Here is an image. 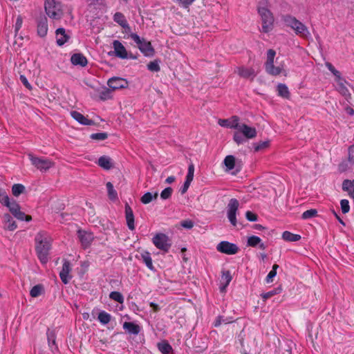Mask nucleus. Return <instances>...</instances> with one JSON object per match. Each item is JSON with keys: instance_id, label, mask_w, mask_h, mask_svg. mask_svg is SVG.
<instances>
[{"instance_id": "nucleus-6", "label": "nucleus", "mask_w": 354, "mask_h": 354, "mask_svg": "<svg viewBox=\"0 0 354 354\" xmlns=\"http://www.w3.org/2000/svg\"><path fill=\"white\" fill-rule=\"evenodd\" d=\"M131 38L137 44L140 50L147 57H152L154 55V49L151 42L141 39L137 34L131 33Z\"/></svg>"}, {"instance_id": "nucleus-11", "label": "nucleus", "mask_w": 354, "mask_h": 354, "mask_svg": "<svg viewBox=\"0 0 354 354\" xmlns=\"http://www.w3.org/2000/svg\"><path fill=\"white\" fill-rule=\"evenodd\" d=\"M10 212L13 214V216L17 218L18 220L21 221H31L32 218L30 216L26 215L23 212L20 210L19 205L15 201H12V203L8 207Z\"/></svg>"}, {"instance_id": "nucleus-35", "label": "nucleus", "mask_w": 354, "mask_h": 354, "mask_svg": "<svg viewBox=\"0 0 354 354\" xmlns=\"http://www.w3.org/2000/svg\"><path fill=\"white\" fill-rule=\"evenodd\" d=\"M223 163L226 167V171H230L234 168L235 158L232 155L227 156L224 159Z\"/></svg>"}, {"instance_id": "nucleus-54", "label": "nucleus", "mask_w": 354, "mask_h": 354, "mask_svg": "<svg viewBox=\"0 0 354 354\" xmlns=\"http://www.w3.org/2000/svg\"><path fill=\"white\" fill-rule=\"evenodd\" d=\"M22 23H23L22 18H21L20 16H18V17H17V20H16L15 26V32H16V33H17V32L20 30V28H21V26H22Z\"/></svg>"}, {"instance_id": "nucleus-60", "label": "nucleus", "mask_w": 354, "mask_h": 354, "mask_svg": "<svg viewBox=\"0 0 354 354\" xmlns=\"http://www.w3.org/2000/svg\"><path fill=\"white\" fill-rule=\"evenodd\" d=\"M48 339L49 345L50 346H51V344L53 345H55V337H54V335L52 333L48 334Z\"/></svg>"}, {"instance_id": "nucleus-42", "label": "nucleus", "mask_w": 354, "mask_h": 354, "mask_svg": "<svg viewBox=\"0 0 354 354\" xmlns=\"http://www.w3.org/2000/svg\"><path fill=\"white\" fill-rule=\"evenodd\" d=\"M317 214V211L315 209H310L305 211L302 214L301 218L304 220H306V219L316 216Z\"/></svg>"}, {"instance_id": "nucleus-59", "label": "nucleus", "mask_w": 354, "mask_h": 354, "mask_svg": "<svg viewBox=\"0 0 354 354\" xmlns=\"http://www.w3.org/2000/svg\"><path fill=\"white\" fill-rule=\"evenodd\" d=\"M20 80L21 82L23 83V84L28 88L30 89L31 88V86L30 84H29L28 80L26 79V77L24 76V75H20Z\"/></svg>"}, {"instance_id": "nucleus-34", "label": "nucleus", "mask_w": 354, "mask_h": 354, "mask_svg": "<svg viewBox=\"0 0 354 354\" xmlns=\"http://www.w3.org/2000/svg\"><path fill=\"white\" fill-rule=\"evenodd\" d=\"M282 238L286 241L295 242L299 241L301 239V236L285 231L282 234Z\"/></svg>"}, {"instance_id": "nucleus-64", "label": "nucleus", "mask_w": 354, "mask_h": 354, "mask_svg": "<svg viewBox=\"0 0 354 354\" xmlns=\"http://www.w3.org/2000/svg\"><path fill=\"white\" fill-rule=\"evenodd\" d=\"M228 120H219L218 124L221 127H228Z\"/></svg>"}, {"instance_id": "nucleus-50", "label": "nucleus", "mask_w": 354, "mask_h": 354, "mask_svg": "<svg viewBox=\"0 0 354 354\" xmlns=\"http://www.w3.org/2000/svg\"><path fill=\"white\" fill-rule=\"evenodd\" d=\"M100 97L102 100H106L111 98V92L109 89H104L100 93Z\"/></svg>"}, {"instance_id": "nucleus-9", "label": "nucleus", "mask_w": 354, "mask_h": 354, "mask_svg": "<svg viewBox=\"0 0 354 354\" xmlns=\"http://www.w3.org/2000/svg\"><path fill=\"white\" fill-rule=\"evenodd\" d=\"M239 207V203L236 198H232L229 201L227 207V216L230 223L236 226L237 223L236 214Z\"/></svg>"}, {"instance_id": "nucleus-30", "label": "nucleus", "mask_w": 354, "mask_h": 354, "mask_svg": "<svg viewBox=\"0 0 354 354\" xmlns=\"http://www.w3.org/2000/svg\"><path fill=\"white\" fill-rule=\"evenodd\" d=\"M141 259L142 261L145 263L147 267L151 270H153L154 267L153 266L152 259L151 257L150 254L148 252H145L141 254Z\"/></svg>"}, {"instance_id": "nucleus-56", "label": "nucleus", "mask_w": 354, "mask_h": 354, "mask_svg": "<svg viewBox=\"0 0 354 354\" xmlns=\"http://www.w3.org/2000/svg\"><path fill=\"white\" fill-rule=\"evenodd\" d=\"M246 218L250 221H256L257 216L252 212L248 211L245 214Z\"/></svg>"}, {"instance_id": "nucleus-1", "label": "nucleus", "mask_w": 354, "mask_h": 354, "mask_svg": "<svg viewBox=\"0 0 354 354\" xmlns=\"http://www.w3.org/2000/svg\"><path fill=\"white\" fill-rule=\"evenodd\" d=\"M35 241L37 257L42 264H46L48 261L52 239L46 232H39L36 234Z\"/></svg>"}, {"instance_id": "nucleus-8", "label": "nucleus", "mask_w": 354, "mask_h": 354, "mask_svg": "<svg viewBox=\"0 0 354 354\" xmlns=\"http://www.w3.org/2000/svg\"><path fill=\"white\" fill-rule=\"evenodd\" d=\"M153 245L164 252H167L171 245V241L168 236L163 233L156 234L152 239Z\"/></svg>"}, {"instance_id": "nucleus-17", "label": "nucleus", "mask_w": 354, "mask_h": 354, "mask_svg": "<svg viewBox=\"0 0 354 354\" xmlns=\"http://www.w3.org/2000/svg\"><path fill=\"white\" fill-rule=\"evenodd\" d=\"M236 73H237V74L239 76H241V77L247 78V79L250 78V79H252V80L257 75V73L255 72L254 68L244 67V66L238 67L236 69Z\"/></svg>"}, {"instance_id": "nucleus-53", "label": "nucleus", "mask_w": 354, "mask_h": 354, "mask_svg": "<svg viewBox=\"0 0 354 354\" xmlns=\"http://www.w3.org/2000/svg\"><path fill=\"white\" fill-rule=\"evenodd\" d=\"M0 203L8 207L12 201L7 195H5L0 198Z\"/></svg>"}, {"instance_id": "nucleus-48", "label": "nucleus", "mask_w": 354, "mask_h": 354, "mask_svg": "<svg viewBox=\"0 0 354 354\" xmlns=\"http://www.w3.org/2000/svg\"><path fill=\"white\" fill-rule=\"evenodd\" d=\"M328 69L337 77L338 81H341L340 73L335 68V67L329 62L326 64Z\"/></svg>"}, {"instance_id": "nucleus-47", "label": "nucleus", "mask_w": 354, "mask_h": 354, "mask_svg": "<svg viewBox=\"0 0 354 354\" xmlns=\"http://www.w3.org/2000/svg\"><path fill=\"white\" fill-rule=\"evenodd\" d=\"M341 209L343 214H346L350 210L349 202L346 199H342L340 201Z\"/></svg>"}, {"instance_id": "nucleus-13", "label": "nucleus", "mask_w": 354, "mask_h": 354, "mask_svg": "<svg viewBox=\"0 0 354 354\" xmlns=\"http://www.w3.org/2000/svg\"><path fill=\"white\" fill-rule=\"evenodd\" d=\"M113 48L114 51L109 53V55H114L120 59H127L128 57L127 51L124 45L118 40L113 41Z\"/></svg>"}, {"instance_id": "nucleus-2", "label": "nucleus", "mask_w": 354, "mask_h": 354, "mask_svg": "<svg viewBox=\"0 0 354 354\" xmlns=\"http://www.w3.org/2000/svg\"><path fill=\"white\" fill-rule=\"evenodd\" d=\"M257 135V131L254 127H250L242 123L239 129L234 133L233 139L238 144H242L246 139H253Z\"/></svg>"}, {"instance_id": "nucleus-24", "label": "nucleus", "mask_w": 354, "mask_h": 354, "mask_svg": "<svg viewBox=\"0 0 354 354\" xmlns=\"http://www.w3.org/2000/svg\"><path fill=\"white\" fill-rule=\"evenodd\" d=\"M342 189L354 199V180H345L342 183Z\"/></svg>"}, {"instance_id": "nucleus-19", "label": "nucleus", "mask_w": 354, "mask_h": 354, "mask_svg": "<svg viewBox=\"0 0 354 354\" xmlns=\"http://www.w3.org/2000/svg\"><path fill=\"white\" fill-rule=\"evenodd\" d=\"M125 218L129 229L133 230L135 229L134 215L132 209L128 204L125 205Z\"/></svg>"}, {"instance_id": "nucleus-31", "label": "nucleus", "mask_w": 354, "mask_h": 354, "mask_svg": "<svg viewBox=\"0 0 354 354\" xmlns=\"http://www.w3.org/2000/svg\"><path fill=\"white\" fill-rule=\"evenodd\" d=\"M98 321L103 325L107 324L111 319V315L106 311L102 310L97 316Z\"/></svg>"}, {"instance_id": "nucleus-46", "label": "nucleus", "mask_w": 354, "mask_h": 354, "mask_svg": "<svg viewBox=\"0 0 354 354\" xmlns=\"http://www.w3.org/2000/svg\"><path fill=\"white\" fill-rule=\"evenodd\" d=\"M92 140H104L108 138V134L104 132L92 133L90 136Z\"/></svg>"}, {"instance_id": "nucleus-32", "label": "nucleus", "mask_w": 354, "mask_h": 354, "mask_svg": "<svg viewBox=\"0 0 354 354\" xmlns=\"http://www.w3.org/2000/svg\"><path fill=\"white\" fill-rule=\"evenodd\" d=\"M278 95L283 98L288 99L290 97V92L286 85L279 84L277 86Z\"/></svg>"}, {"instance_id": "nucleus-22", "label": "nucleus", "mask_w": 354, "mask_h": 354, "mask_svg": "<svg viewBox=\"0 0 354 354\" xmlns=\"http://www.w3.org/2000/svg\"><path fill=\"white\" fill-rule=\"evenodd\" d=\"M3 220L6 229L10 231H14L17 229V225L9 214H5L3 216Z\"/></svg>"}, {"instance_id": "nucleus-7", "label": "nucleus", "mask_w": 354, "mask_h": 354, "mask_svg": "<svg viewBox=\"0 0 354 354\" xmlns=\"http://www.w3.org/2000/svg\"><path fill=\"white\" fill-rule=\"evenodd\" d=\"M28 156L32 165L41 171H46L54 165V163L48 158L37 157L32 153H28Z\"/></svg>"}, {"instance_id": "nucleus-23", "label": "nucleus", "mask_w": 354, "mask_h": 354, "mask_svg": "<svg viewBox=\"0 0 354 354\" xmlns=\"http://www.w3.org/2000/svg\"><path fill=\"white\" fill-rule=\"evenodd\" d=\"M48 32V24L46 18L40 19L37 23V34L41 37H45Z\"/></svg>"}, {"instance_id": "nucleus-62", "label": "nucleus", "mask_w": 354, "mask_h": 354, "mask_svg": "<svg viewBox=\"0 0 354 354\" xmlns=\"http://www.w3.org/2000/svg\"><path fill=\"white\" fill-rule=\"evenodd\" d=\"M339 89L340 93L343 95H346L348 92V89L341 82L339 84Z\"/></svg>"}, {"instance_id": "nucleus-57", "label": "nucleus", "mask_w": 354, "mask_h": 354, "mask_svg": "<svg viewBox=\"0 0 354 354\" xmlns=\"http://www.w3.org/2000/svg\"><path fill=\"white\" fill-rule=\"evenodd\" d=\"M348 160L352 164H354V146H351L348 149Z\"/></svg>"}, {"instance_id": "nucleus-45", "label": "nucleus", "mask_w": 354, "mask_h": 354, "mask_svg": "<svg viewBox=\"0 0 354 354\" xmlns=\"http://www.w3.org/2000/svg\"><path fill=\"white\" fill-rule=\"evenodd\" d=\"M147 68L152 72H158L160 70L159 62L157 60L150 62L147 64Z\"/></svg>"}, {"instance_id": "nucleus-16", "label": "nucleus", "mask_w": 354, "mask_h": 354, "mask_svg": "<svg viewBox=\"0 0 354 354\" xmlns=\"http://www.w3.org/2000/svg\"><path fill=\"white\" fill-rule=\"evenodd\" d=\"M55 35L57 44L59 46L66 44L71 38L70 34L66 32V30L63 28L57 29Z\"/></svg>"}, {"instance_id": "nucleus-36", "label": "nucleus", "mask_w": 354, "mask_h": 354, "mask_svg": "<svg viewBox=\"0 0 354 354\" xmlns=\"http://www.w3.org/2000/svg\"><path fill=\"white\" fill-rule=\"evenodd\" d=\"M157 197V192H155L153 194H151V192H147L141 197L140 201L143 204H148L150 202H151L153 199H156Z\"/></svg>"}, {"instance_id": "nucleus-44", "label": "nucleus", "mask_w": 354, "mask_h": 354, "mask_svg": "<svg viewBox=\"0 0 354 354\" xmlns=\"http://www.w3.org/2000/svg\"><path fill=\"white\" fill-rule=\"evenodd\" d=\"M255 151H259L267 148L269 146V141H261L253 145Z\"/></svg>"}, {"instance_id": "nucleus-12", "label": "nucleus", "mask_w": 354, "mask_h": 354, "mask_svg": "<svg viewBox=\"0 0 354 354\" xmlns=\"http://www.w3.org/2000/svg\"><path fill=\"white\" fill-rule=\"evenodd\" d=\"M71 270V263L68 260L64 259L62 268L59 272V277L64 284H67L72 277L70 274Z\"/></svg>"}, {"instance_id": "nucleus-58", "label": "nucleus", "mask_w": 354, "mask_h": 354, "mask_svg": "<svg viewBox=\"0 0 354 354\" xmlns=\"http://www.w3.org/2000/svg\"><path fill=\"white\" fill-rule=\"evenodd\" d=\"M277 293V291L276 290H271L268 292L263 293L262 295V297L264 300H266V299L270 298L271 297L274 296Z\"/></svg>"}, {"instance_id": "nucleus-43", "label": "nucleus", "mask_w": 354, "mask_h": 354, "mask_svg": "<svg viewBox=\"0 0 354 354\" xmlns=\"http://www.w3.org/2000/svg\"><path fill=\"white\" fill-rule=\"evenodd\" d=\"M279 266L277 264L273 265L272 270L268 273V274L266 277V281L267 283H270L272 281L273 278L277 274V270Z\"/></svg>"}, {"instance_id": "nucleus-21", "label": "nucleus", "mask_w": 354, "mask_h": 354, "mask_svg": "<svg viewBox=\"0 0 354 354\" xmlns=\"http://www.w3.org/2000/svg\"><path fill=\"white\" fill-rule=\"evenodd\" d=\"M71 63L75 66H86L88 61L85 56L81 53H75L71 56Z\"/></svg>"}, {"instance_id": "nucleus-63", "label": "nucleus", "mask_w": 354, "mask_h": 354, "mask_svg": "<svg viewBox=\"0 0 354 354\" xmlns=\"http://www.w3.org/2000/svg\"><path fill=\"white\" fill-rule=\"evenodd\" d=\"M179 3L182 6L187 7L190 5L194 0H178Z\"/></svg>"}, {"instance_id": "nucleus-15", "label": "nucleus", "mask_w": 354, "mask_h": 354, "mask_svg": "<svg viewBox=\"0 0 354 354\" xmlns=\"http://www.w3.org/2000/svg\"><path fill=\"white\" fill-rule=\"evenodd\" d=\"M77 236L84 248L88 247L94 239L92 233L82 230L77 231Z\"/></svg>"}, {"instance_id": "nucleus-49", "label": "nucleus", "mask_w": 354, "mask_h": 354, "mask_svg": "<svg viewBox=\"0 0 354 354\" xmlns=\"http://www.w3.org/2000/svg\"><path fill=\"white\" fill-rule=\"evenodd\" d=\"M194 165L192 163L188 167V172L186 176V181L191 183L194 178Z\"/></svg>"}, {"instance_id": "nucleus-38", "label": "nucleus", "mask_w": 354, "mask_h": 354, "mask_svg": "<svg viewBox=\"0 0 354 354\" xmlns=\"http://www.w3.org/2000/svg\"><path fill=\"white\" fill-rule=\"evenodd\" d=\"M228 128L235 129L237 131L242 123L239 122V118L237 116H233L228 120Z\"/></svg>"}, {"instance_id": "nucleus-37", "label": "nucleus", "mask_w": 354, "mask_h": 354, "mask_svg": "<svg viewBox=\"0 0 354 354\" xmlns=\"http://www.w3.org/2000/svg\"><path fill=\"white\" fill-rule=\"evenodd\" d=\"M106 185L108 191L109 198L113 201L116 200L118 198V194L114 189L113 184L110 182H108Z\"/></svg>"}, {"instance_id": "nucleus-20", "label": "nucleus", "mask_w": 354, "mask_h": 354, "mask_svg": "<svg viewBox=\"0 0 354 354\" xmlns=\"http://www.w3.org/2000/svg\"><path fill=\"white\" fill-rule=\"evenodd\" d=\"M113 20L118 24L120 26L125 29L126 32H130L131 28L124 17L121 12H115L113 15Z\"/></svg>"}, {"instance_id": "nucleus-51", "label": "nucleus", "mask_w": 354, "mask_h": 354, "mask_svg": "<svg viewBox=\"0 0 354 354\" xmlns=\"http://www.w3.org/2000/svg\"><path fill=\"white\" fill-rule=\"evenodd\" d=\"M172 192H173V190L171 187L165 188L160 193L161 198H162L164 200L169 198L171 196Z\"/></svg>"}, {"instance_id": "nucleus-5", "label": "nucleus", "mask_w": 354, "mask_h": 354, "mask_svg": "<svg viewBox=\"0 0 354 354\" xmlns=\"http://www.w3.org/2000/svg\"><path fill=\"white\" fill-rule=\"evenodd\" d=\"M285 21L287 26L292 28L297 35L304 37H308L310 35L308 28L296 18L288 17L286 18Z\"/></svg>"}, {"instance_id": "nucleus-25", "label": "nucleus", "mask_w": 354, "mask_h": 354, "mask_svg": "<svg viewBox=\"0 0 354 354\" xmlns=\"http://www.w3.org/2000/svg\"><path fill=\"white\" fill-rule=\"evenodd\" d=\"M123 328L128 331V333L133 335H138L140 333V326L133 322H124Z\"/></svg>"}, {"instance_id": "nucleus-14", "label": "nucleus", "mask_w": 354, "mask_h": 354, "mask_svg": "<svg viewBox=\"0 0 354 354\" xmlns=\"http://www.w3.org/2000/svg\"><path fill=\"white\" fill-rule=\"evenodd\" d=\"M108 86L112 89V90H117L120 88H124L127 87L128 82L126 80L114 77H111L108 80Z\"/></svg>"}, {"instance_id": "nucleus-55", "label": "nucleus", "mask_w": 354, "mask_h": 354, "mask_svg": "<svg viewBox=\"0 0 354 354\" xmlns=\"http://www.w3.org/2000/svg\"><path fill=\"white\" fill-rule=\"evenodd\" d=\"M181 226L186 229H191L194 227V223L191 220H185L181 222Z\"/></svg>"}, {"instance_id": "nucleus-28", "label": "nucleus", "mask_w": 354, "mask_h": 354, "mask_svg": "<svg viewBox=\"0 0 354 354\" xmlns=\"http://www.w3.org/2000/svg\"><path fill=\"white\" fill-rule=\"evenodd\" d=\"M98 165L102 168L106 170L110 169L111 168L113 167L111 158L106 156H101L98 159Z\"/></svg>"}, {"instance_id": "nucleus-10", "label": "nucleus", "mask_w": 354, "mask_h": 354, "mask_svg": "<svg viewBox=\"0 0 354 354\" xmlns=\"http://www.w3.org/2000/svg\"><path fill=\"white\" fill-rule=\"evenodd\" d=\"M216 250L226 254L232 255L235 254L239 252V247L228 241H221L216 245Z\"/></svg>"}, {"instance_id": "nucleus-18", "label": "nucleus", "mask_w": 354, "mask_h": 354, "mask_svg": "<svg viewBox=\"0 0 354 354\" xmlns=\"http://www.w3.org/2000/svg\"><path fill=\"white\" fill-rule=\"evenodd\" d=\"M71 115L74 120H75L77 122H78L80 124L82 125L90 126L94 124V122L93 120L88 119L86 117H85L84 115H82L81 113L78 111H71Z\"/></svg>"}, {"instance_id": "nucleus-52", "label": "nucleus", "mask_w": 354, "mask_h": 354, "mask_svg": "<svg viewBox=\"0 0 354 354\" xmlns=\"http://www.w3.org/2000/svg\"><path fill=\"white\" fill-rule=\"evenodd\" d=\"M57 5L56 4L55 0H46L45 1V10H48L51 9L52 8H55Z\"/></svg>"}, {"instance_id": "nucleus-61", "label": "nucleus", "mask_w": 354, "mask_h": 354, "mask_svg": "<svg viewBox=\"0 0 354 354\" xmlns=\"http://www.w3.org/2000/svg\"><path fill=\"white\" fill-rule=\"evenodd\" d=\"M190 183H191L185 180L183 187L180 189L181 194H185L187 191V189H188V188H189V187L190 185Z\"/></svg>"}, {"instance_id": "nucleus-27", "label": "nucleus", "mask_w": 354, "mask_h": 354, "mask_svg": "<svg viewBox=\"0 0 354 354\" xmlns=\"http://www.w3.org/2000/svg\"><path fill=\"white\" fill-rule=\"evenodd\" d=\"M259 246V248L261 250L266 249V245L264 243H261V239L257 236H251L248 239V245L251 247H255L257 245Z\"/></svg>"}, {"instance_id": "nucleus-29", "label": "nucleus", "mask_w": 354, "mask_h": 354, "mask_svg": "<svg viewBox=\"0 0 354 354\" xmlns=\"http://www.w3.org/2000/svg\"><path fill=\"white\" fill-rule=\"evenodd\" d=\"M159 351L163 354H169L172 352L171 346L166 341H162L158 344Z\"/></svg>"}, {"instance_id": "nucleus-39", "label": "nucleus", "mask_w": 354, "mask_h": 354, "mask_svg": "<svg viewBox=\"0 0 354 354\" xmlns=\"http://www.w3.org/2000/svg\"><path fill=\"white\" fill-rule=\"evenodd\" d=\"M109 298L120 304H123L124 301L123 295L120 292L117 291L111 292L109 294Z\"/></svg>"}, {"instance_id": "nucleus-40", "label": "nucleus", "mask_w": 354, "mask_h": 354, "mask_svg": "<svg viewBox=\"0 0 354 354\" xmlns=\"http://www.w3.org/2000/svg\"><path fill=\"white\" fill-rule=\"evenodd\" d=\"M44 291L43 286L41 285H36L32 288L30 291V295L32 297H37Z\"/></svg>"}, {"instance_id": "nucleus-4", "label": "nucleus", "mask_w": 354, "mask_h": 354, "mask_svg": "<svg viewBox=\"0 0 354 354\" xmlns=\"http://www.w3.org/2000/svg\"><path fill=\"white\" fill-rule=\"evenodd\" d=\"M258 11L262 22L261 31L269 32L273 28L274 19L272 13L266 7H259Z\"/></svg>"}, {"instance_id": "nucleus-26", "label": "nucleus", "mask_w": 354, "mask_h": 354, "mask_svg": "<svg viewBox=\"0 0 354 354\" xmlns=\"http://www.w3.org/2000/svg\"><path fill=\"white\" fill-rule=\"evenodd\" d=\"M47 15L54 19H59L62 17V12L59 8V6H57L55 8H52L48 10H46Z\"/></svg>"}, {"instance_id": "nucleus-41", "label": "nucleus", "mask_w": 354, "mask_h": 354, "mask_svg": "<svg viewBox=\"0 0 354 354\" xmlns=\"http://www.w3.org/2000/svg\"><path fill=\"white\" fill-rule=\"evenodd\" d=\"M25 190V187L21 184H15L12 187V194L15 196H18L22 194Z\"/></svg>"}, {"instance_id": "nucleus-3", "label": "nucleus", "mask_w": 354, "mask_h": 354, "mask_svg": "<svg viewBox=\"0 0 354 354\" xmlns=\"http://www.w3.org/2000/svg\"><path fill=\"white\" fill-rule=\"evenodd\" d=\"M276 55V52L270 49L267 52V60L265 63V68L266 71L273 76H277L280 75L283 72V65L275 66L274 65V59Z\"/></svg>"}, {"instance_id": "nucleus-33", "label": "nucleus", "mask_w": 354, "mask_h": 354, "mask_svg": "<svg viewBox=\"0 0 354 354\" xmlns=\"http://www.w3.org/2000/svg\"><path fill=\"white\" fill-rule=\"evenodd\" d=\"M231 280L232 277L230 271L224 272L221 277V283L223 284V286L220 288L221 292L225 291V288L229 285Z\"/></svg>"}]
</instances>
